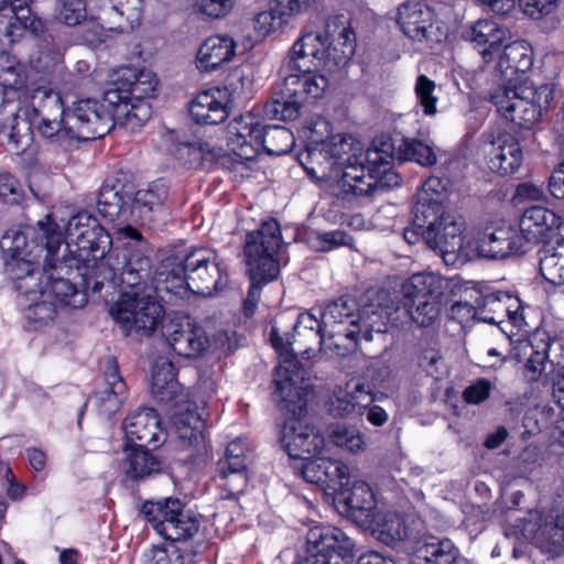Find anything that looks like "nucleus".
I'll use <instances>...</instances> for the list:
<instances>
[{
  "label": "nucleus",
  "instance_id": "nucleus-1",
  "mask_svg": "<svg viewBox=\"0 0 564 564\" xmlns=\"http://www.w3.org/2000/svg\"><path fill=\"white\" fill-rule=\"evenodd\" d=\"M65 230L66 242L63 253H66L70 261H75L77 267H91L102 274L104 279H109L110 285L122 289V294L111 306L110 314L121 326L124 335L151 334L162 318L163 308L151 295L140 296L139 293L151 269L150 258L141 248V234L131 226L120 229L121 235L134 240L139 248L127 242L117 253L116 263H112L111 258L105 259L112 243L111 237L94 215L79 212L68 220Z\"/></svg>",
  "mask_w": 564,
  "mask_h": 564
},
{
  "label": "nucleus",
  "instance_id": "nucleus-2",
  "mask_svg": "<svg viewBox=\"0 0 564 564\" xmlns=\"http://www.w3.org/2000/svg\"><path fill=\"white\" fill-rule=\"evenodd\" d=\"M64 236L51 215L35 228L10 229L1 238L6 271L15 291L29 297L52 299L58 306L83 307L86 290L99 292L109 279L75 264L61 252Z\"/></svg>",
  "mask_w": 564,
  "mask_h": 564
},
{
  "label": "nucleus",
  "instance_id": "nucleus-3",
  "mask_svg": "<svg viewBox=\"0 0 564 564\" xmlns=\"http://www.w3.org/2000/svg\"><path fill=\"white\" fill-rule=\"evenodd\" d=\"M158 78L149 69L127 68L120 86L108 89L102 101L83 99L65 109L62 97L55 94L37 95L36 104L43 120V133L55 137L64 148L79 141L102 138L113 128L137 132L151 117L145 99L153 98Z\"/></svg>",
  "mask_w": 564,
  "mask_h": 564
},
{
  "label": "nucleus",
  "instance_id": "nucleus-4",
  "mask_svg": "<svg viewBox=\"0 0 564 564\" xmlns=\"http://www.w3.org/2000/svg\"><path fill=\"white\" fill-rule=\"evenodd\" d=\"M26 75L24 67L14 58L0 56V137L7 139L15 153L26 151L33 142L34 131L51 147L62 151L64 148L55 142V137L45 135L42 130L43 117L36 104L37 95L59 93L46 87H39L30 95L22 93Z\"/></svg>",
  "mask_w": 564,
  "mask_h": 564
},
{
  "label": "nucleus",
  "instance_id": "nucleus-5",
  "mask_svg": "<svg viewBox=\"0 0 564 564\" xmlns=\"http://www.w3.org/2000/svg\"><path fill=\"white\" fill-rule=\"evenodd\" d=\"M327 338H322V350L344 356L354 350L362 338L372 341L387 332L386 311L380 305L358 307L355 300L341 296L321 312Z\"/></svg>",
  "mask_w": 564,
  "mask_h": 564
},
{
  "label": "nucleus",
  "instance_id": "nucleus-6",
  "mask_svg": "<svg viewBox=\"0 0 564 564\" xmlns=\"http://www.w3.org/2000/svg\"><path fill=\"white\" fill-rule=\"evenodd\" d=\"M442 225L446 231L443 240L437 242L434 235L430 241L445 251L446 265L464 264L478 257L502 259L523 249V237L512 226L497 227L474 240L465 235L467 226L462 215H446Z\"/></svg>",
  "mask_w": 564,
  "mask_h": 564
},
{
  "label": "nucleus",
  "instance_id": "nucleus-7",
  "mask_svg": "<svg viewBox=\"0 0 564 564\" xmlns=\"http://www.w3.org/2000/svg\"><path fill=\"white\" fill-rule=\"evenodd\" d=\"M229 274L224 261L213 250L198 249L184 259L167 258L156 276L155 289L175 295L191 291L212 296L228 286Z\"/></svg>",
  "mask_w": 564,
  "mask_h": 564
},
{
  "label": "nucleus",
  "instance_id": "nucleus-8",
  "mask_svg": "<svg viewBox=\"0 0 564 564\" xmlns=\"http://www.w3.org/2000/svg\"><path fill=\"white\" fill-rule=\"evenodd\" d=\"M330 156L336 161L340 172L337 184L333 185L334 194L343 200L350 202L351 194L367 193L375 185V181L362 178L366 163L376 164L384 161L389 155L390 145L381 143L376 145V140L367 150L361 142L351 135L336 134L324 140Z\"/></svg>",
  "mask_w": 564,
  "mask_h": 564
},
{
  "label": "nucleus",
  "instance_id": "nucleus-9",
  "mask_svg": "<svg viewBox=\"0 0 564 564\" xmlns=\"http://www.w3.org/2000/svg\"><path fill=\"white\" fill-rule=\"evenodd\" d=\"M281 241L280 225L274 219L263 221L258 230L247 235L245 256L251 284L243 303L246 316L254 313L262 286L275 280L280 273L275 254Z\"/></svg>",
  "mask_w": 564,
  "mask_h": 564
},
{
  "label": "nucleus",
  "instance_id": "nucleus-10",
  "mask_svg": "<svg viewBox=\"0 0 564 564\" xmlns=\"http://www.w3.org/2000/svg\"><path fill=\"white\" fill-rule=\"evenodd\" d=\"M229 150L242 160L254 159L261 150L271 155H282L294 145L293 133L282 126L261 127L252 113L235 118L228 127Z\"/></svg>",
  "mask_w": 564,
  "mask_h": 564
},
{
  "label": "nucleus",
  "instance_id": "nucleus-11",
  "mask_svg": "<svg viewBox=\"0 0 564 564\" xmlns=\"http://www.w3.org/2000/svg\"><path fill=\"white\" fill-rule=\"evenodd\" d=\"M553 98V85L534 87L528 82L501 84L490 94V100L497 111L507 120L525 129L532 128L541 120Z\"/></svg>",
  "mask_w": 564,
  "mask_h": 564
},
{
  "label": "nucleus",
  "instance_id": "nucleus-12",
  "mask_svg": "<svg viewBox=\"0 0 564 564\" xmlns=\"http://www.w3.org/2000/svg\"><path fill=\"white\" fill-rule=\"evenodd\" d=\"M285 338L280 335L276 327H272L270 340L275 350L282 358L281 364L276 368L275 373V393H279L282 400L295 402L297 399L300 410L303 409V395L308 393L310 383L305 381V370L295 360L296 355H310L313 345L318 343L310 341L302 332V337L293 334H284Z\"/></svg>",
  "mask_w": 564,
  "mask_h": 564
},
{
  "label": "nucleus",
  "instance_id": "nucleus-13",
  "mask_svg": "<svg viewBox=\"0 0 564 564\" xmlns=\"http://www.w3.org/2000/svg\"><path fill=\"white\" fill-rule=\"evenodd\" d=\"M441 181L437 177L429 178L424 184L422 192L419 195V200L415 206L414 223L403 231L405 241L410 245H415L420 239L442 257L445 262V251L441 250L437 246L430 241L435 234V239L443 240L445 230L442 229L443 217L446 215H459L454 210L447 209L442 203V194L438 192Z\"/></svg>",
  "mask_w": 564,
  "mask_h": 564
},
{
  "label": "nucleus",
  "instance_id": "nucleus-14",
  "mask_svg": "<svg viewBox=\"0 0 564 564\" xmlns=\"http://www.w3.org/2000/svg\"><path fill=\"white\" fill-rule=\"evenodd\" d=\"M332 22L328 21L325 31H306L293 44L290 59L283 65L284 70L302 69L306 67L308 61H316L314 64H324L325 66H344L354 53L351 40L352 32L343 28L340 39H343L341 48L333 47L328 39V30Z\"/></svg>",
  "mask_w": 564,
  "mask_h": 564
},
{
  "label": "nucleus",
  "instance_id": "nucleus-15",
  "mask_svg": "<svg viewBox=\"0 0 564 564\" xmlns=\"http://www.w3.org/2000/svg\"><path fill=\"white\" fill-rule=\"evenodd\" d=\"M444 280L430 272L411 275L402 285L403 306L414 323L433 325L440 317Z\"/></svg>",
  "mask_w": 564,
  "mask_h": 564
},
{
  "label": "nucleus",
  "instance_id": "nucleus-16",
  "mask_svg": "<svg viewBox=\"0 0 564 564\" xmlns=\"http://www.w3.org/2000/svg\"><path fill=\"white\" fill-rule=\"evenodd\" d=\"M522 534L542 552L558 555L564 551V495L550 505L530 511L524 519Z\"/></svg>",
  "mask_w": 564,
  "mask_h": 564
},
{
  "label": "nucleus",
  "instance_id": "nucleus-17",
  "mask_svg": "<svg viewBox=\"0 0 564 564\" xmlns=\"http://www.w3.org/2000/svg\"><path fill=\"white\" fill-rule=\"evenodd\" d=\"M280 401L284 403V408L293 414L285 421L281 431V444L291 458L306 460L321 454L325 445L324 436L313 425H310L301 415L305 412L306 395H303L304 406L300 410L297 399L295 402L282 400L279 393H275Z\"/></svg>",
  "mask_w": 564,
  "mask_h": 564
},
{
  "label": "nucleus",
  "instance_id": "nucleus-18",
  "mask_svg": "<svg viewBox=\"0 0 564 564\" xmlns=\"http://www.w3.org/2000/svg\"><path fill=\"white\" fill-rule=\"evenodd\" d=\"M354 541L338 528L316 527L308 531L306 556L297 564H352Z\"/></svg>",
  "mask_w": 564,
  "mask_h": 564
},
{
  "label": "nucleus",
  "instance_id": "nucleus-19",
  "mask_svg": "<svg viewBox=\"0 0 564 564\" xmlns=\"http://www.w3.org/2000/svg\"><path fill=\"white\" fill-rule=\"evenodd\" d=\"M169 346L178 356L195 358L209 348V337L197 322L187 315L177 314L164 326Z\"/></svg>",
  "mask_w": 564,
  "mask_h": 564
},
{
  "label": "nucleus",
  "instance_id": "nucleus-20",
  "mask_svg": "<svg viewBox=\"0 0 564 564\" xmlns=\"http://www.w3.org/2000/svg\"><path fill=\"white\" fill-rule=\"evenodd\" d=\"M250 449L241 437L227 445L225 457L218 462V486L227 491V498L242 492L248 484Z\"/></svg>",
  "mask_w": 564,
  "mask_h": 564
},
{
  "label": "nucleus",
  "instance_id": "nucleus-21",
  "mask_svg": "<svg viewBox=\"0 0 564 564\" xmlns=\"http://www.w3.org/2000/svg\"><path fill=\"white\" fill-rule=\"evenodd\" d=\"M310 144L306 153L302 154L301 163L306 171L314 176L334 181L337 184L340 173L336 161L330 156L327 150L324 135L330 133V124L327 120L318 118L311 127Z\"/></svg>",
  "mask_w": 564,
  "mask_h": 564
},
{
  "label": "nucleus",
  "instance_id": "nucleus-22",
  "mask_svg": "<svg viewBox=\"0 0 564 564\" xmlns=\"http://www.w3.org/2000/svg\"><path fill=\"white\" fill-rule=\"evenodd\" d=\"M99 4L97 21L101 29L130 33L139 28L144 12V0H90Z\"/></svg>",
  "mask_w": 564,
  "mask_h": 564
},
{
  "label": "nucleus",
  "instance_id": "nucleus-23",
  "mask_svg": "<svg viewBox=\"0 0 564 564\" xmlns=\"http://www.w3.org/2000/svg\"><path fill=\"white\" fill-rule=\"evenodd\" d=\"M43 29L42 21L32 12L30 7L7 3L0 0V54H3L8 43H13L24 31L37 33Z\"/></svg>",
  "mask_w": 564,
  "mask_h": 564
},
{
  "label": "nucleus",
  "instance_id": "nucleus-24",
  "mask_svg": "<svg viewBox=\"0 0 564 564\" xmlns=\"http://www.w3.org/2000/svg\"><path fill=\"white\" fill-rule=\"evenodd\" d=\"M166 406H169V417L177 437L184 445L197 444L202 438L204 408L199 409L187 393H181Z\"/></svg>",
  "mask_w": 564,
  "mask_h": 564
},
{
  "label": "nucleus",
  "instance_id": "nucleus-25",
  "mask_svg": "<svg viewBox=\"0 0 564 564\" xmlns=\"http://www.w3.org/2000/svg\"><path fill=\"white\" fill-rule=\"evenodd\" d=\"M462 37L478 51L485 63H489L510 37V31L495 20L479 19L464 29Z\"/></svg>",
  "mask_w": 564,
  "mask_h": 564
},
{
  "label": "nucleus",
  "instance_id": "nucleus-26",
  "mask_svg": "<svg viewBox=\"0 0 564 564\" xmlns=\"http://www.w3.org/2000/svg\"><path fill=\"white\" fill-rule=\"evenodd\" d=\"M375 402V397L366 384L360 381H348L337 387L329 399L328 411L335 417L362 415Z\"/></svg>",
  "mask_w": 564,
  "mask_h": 564
},
{
  "label": "nucleus",
  "instance_id": "nucleus-27",
  "mask_svg": "<svg viewBox=\"0 0 564 564\" xmlns=\"http://www.w3.org/2000/svg\"><path fill=\"white\" fill-rule=\"evenodd\" d=\"M123 430L127 446L153 444L156 447L164 436L159 415L153 409H141L133 412L124 420Z\"/></svg>",
  "mask_w": 564,
  "mask_h": 564
},
{
  "label": "nucleus",
  "instance_id": "nucleus-28",
  "mask_svg": "<svg viewBox=\"0 0 564 564\" xmlns=\"http://www.w3.org/2000/svg\"><path fill=\"white\" fill-rule=\"evenodd\" d=\"M229 93L226 87H214L199 93L191 104L189 112L197 123L218 124L229 115Z\"/></svg>",
  "mask_w": 564,
  "mask_h": 564
},
{
  "label": "nucleus",
  "instance_id": "nucleus-29",
  "mask_svg": "<svg viewBox=\"0 0 564 564\" xmlns=\"http://www.w3.org/2000/svg\"><path fill=\"white\" fill-rule=\"evenodd\" d=\"M132 205L131 187L119 180L106 181L98 194L99 213L111 221L128 220Z\"/></svg>",
  "mask_w": 564,
  "mask_h": 564
},
{
  "label": "nucleus",
  "instance_id": "nucleus-30",
  "mask_svg": "<svg viewBox=\"0 0 564 564\" xmlns=\"http://www.w3.org/2000/svg\"><path fill=\"white\" fill-rule=\"evenodd\" d=\"M488 166L499 175L516 173L523 160V153L518 140L509 134H500L487 150Z\"/></svg>",
  "mask_w": 564,
  "mask_h": 564
},
{
  "label": "nucleus",
  "instance_id": "nucleus-31",
  "mask_svg": "<svg viewBox=\"0 0 564 564\" xmlns=\"http://www.w3.org/2000/svg\"><path fill=\"white\" fill-rule=\"evenodd\" d=\"M434 12L422 2H405L399 7L398 24L405 36L422 42L431 39Z\"/></svg>",
  "mask_w": 564,
  "mask_h": 564
},
{
  "label": "nucleus",
  "instance_id": "nucleus-32",
  "mask_svg": "<svg viewBox=\"0 0 564 564\" xmlns=\"http://www.w3.org/2000/svg\"><path fill=\"white\" fill-rule=\"evenodd\" d=\"M563 216L543 206L527 208L520 219V235L523 242L536 243L549 232L563 225Z\"/></svg>",
  "mask_w": 564,
  "mask_h": 564
},
{
  "label": "nucleus",
  "instance_id": "nucleus-33",
  "mask_svg": "<svg viewBox=\"0 0 564 564\" xmlns=\"http://www.w3.org/2000/svg\"><path fill=\"white\" fill-rule=\"evenodd\" d=\"M285 86L293 96H301L304 101L321 99L329 89L328 78L313 72L310 65L302 69L284 70Z\"/></svg>",
  "mask_w": 564,
  "mask_h": 564
},
{
  "label": "nucleus",
  "instance_id": "nucleus-34",
  "mask_svg": "<svg viewBox=\"0 0 564 564\" xmlns=\"http://www.w3.org/2000/svg\"><path fill=\"white\" fill-rule=\"evenodd\" d=\"M533 50L527 41H514L505 45L495 69L505 77L506 84L517 83L514 75L525 74L533 67Z\"/></svg>",
  "mask_w": 564,
  "mask_h": 564
},
{
  "label": "nucleus",
  "instance_id": "nucleus-35",
  "mask_svg": "<svg viewBox=\"0 0 564 564\" xmlns=\"http://www.w3.org/2000/svg\"><path fill=\"white\" fill-rule=\"evenodd\" d=\"M126 394L127 386L119 375L118 366L110 360L105 372L104 388L98 390L90 401L94 402L100 414L111 416L121 406Z\"/></svg>",
  "mask_w": 564,
  "mask_h": 564
},
{
  "label": "nucleus",
  "instance_id": "nucleus-36",
  "mask_svg": "<svg viewBox=\"0 0 564 564\" xmlns=\"http://www.w3.org/2000/svg\"><path fill=\"white\" fill-rule=\"evenodd\" d=\"M381 143H388L390 145V150L388 153V158L384 161H380L376 164L366 163V171L364 172L362 178H369L375 181V185L371 186V189L367 193L360 194H351V199L355 197H372L378 193L382 192L386 188L399 186L401 178L400 176L391 169V163L395 159L394 158V144L390 139H377L376 145H380Z\"/></svg>",
  "mask_w": 564,
  "mask_h": 564
},
{
  "label": "nucleus",
  "instance_id": "nucleus-37",
  "mask_svg": "<svg viewBox=\"0 0 564 564\" xmlns=\"http://www.w3.org/2000/svg\"><path fill=\"white\" fill-rule=\"evenodd\" d=\"M169 194V187L163 180L152 182L148 188L139 189L132 196L130 214L141 223H151L153 213L162 209Z\"/></svg>",
  "mask_w": 564,
  "mask_h": 564
},
{
  "label": "nucleus",
  "instance_id": "nucleus-38",
  "mask_svg": "<svg viewBox=\"0 0 564 564\" xmlns=\"http://www.w3.org/2000/svg\"><path fill=\"white\" fill-rule=\"evenodd\" d=\"M236 42L228 35H214L200 45L197 53V66L205 72L215 70L221 64L232 59Z\"/></svg>",
  "mask_w": 564,
  "mask_h": 564
},
{
  "label": "nucleus",
  "instance_id": "nucleus-39",
  "mask_svg": "<svg viewBox=\"0 0 564 564\" xmlns=\"http://www.w3.org/2000/svg\"><path fill=\"white\" fill-rule=\"evenodd\" d=\"M151 393L159 402L167 405L185 393L175 378V368L166 358L155 360L152 371Z\"/></svg>",
  "mask_w": 564,
  "mask_h": 564
},
{
  "label": "nucleus",
  "instance_id": "nucleus-40",
  "mask_svg": "<svg viewBox=\"0 0 564 564\" xmlns=\"http://www.w3.org/2000/svg\"><path fill=\"white\" fill-rule=\"evenodd\" d=\"M147 446H124L126 457L122 462V469L131 479H143L163 469V463Z\"/></svg>",
  "mask_w": 564,
  "mask_h": 564
},
{
  "label": "nucleus",
  "instance_id": "nucleus-41",
  "mask_svg": "<svg viewBox=\"0 0 564 564\" xmlns=\"http://www.w3.org/2000/svg\"><path fill=\"white\" fill-rule=\"evenodd\" d=\"M183 506L184 505L177 498L148 501L143 505L142 513L155 532L164 538V531L162 529L167 528V523L173 524Z\"/></svg>",
  "mask_w": 564,
  "mask_h": 564
},
{
  "label": "nucleus",
  "instance_id": "nucleus-42",
  "mask_svg": "<svg viewBox=\"0 0 564 564\" xmlns=\"http://www.w3.org/2000/svg\"><path fill=\"white\" fill-rule=\"evenodd\" d=\"M346 512L355 519L368 521L375 512V499L370 487L362 482H355L350 490L343 496Z\"/></svg>",
  "mask_w": 564,
  "mask_h": 564
},
{
  "label": "nucleus",
  "instance_id": "nucleus-43",
  "mask_svg": "<svg viewBox=\"0 0 564 564\" xmlns=\"http://www.w3.org/2000/svg\"><path fill=\"white\" fill-rule=\"evenodd\" d=\"M304 102L301 96H293L291 91H288L285 75L283 74L282 88L278 97L265 104L264 115L271 119L294 120L300 116Z\"/></svg>",
  "mask_w": 564,
  "mask_h": 564
},
{
  "label": "nucleus",
  "instance_id": "nucleus-44",
  "mask_svg": "<svg viewBox=\"0 0 564 564\" xmlns=\"http://www.w3.org/2000/svg\"><path fill=\"white\" fill-rule=\"evenodd\" d=\"M98 10L99 4H91L90 0H58L55 18L65 25L75 26L88 17L97 21Z\"/></svg>",
  "mask_w": 564,
  "mask_h": 564
},
{
  "label": "nucleus",
  "instance_id": "nucleus-45",
  "mask_svg": "<svg viewBox=\"0 0 564 564\" xmlns=\"http://www.w3.org/2000/svg\"><path fill=\"white\" fill-rule=\"evenodd\" d=\"M394 158L399 161H413L422 166H432L437 158L432 147L417 139L403 138L394 147Z\"/></svg>",
  "mask_w": 564,
  "mask_h": 564
},
{
  "label": "nucleus",
  "instance_id": "nucleus-46",
  "mask_svg": "<svg viewBox=\"0 0 564 564\" xmlns=\"http://www.w3.org/2000/svg\"><path fill=\"white\" fill-rule=\"evenodd\" d=\"M540 272L551 284H564V242L540 252Z\"/></svg>",
  "mask_w": 564,
  "mask_h": 564
},
{
  "label": "nucleus",
  "instance_id": "nucleus-47",
  "mask_svg": "<svg viewBox=\"0 0 564 564\" xmlns=\"http://www.w3.org/2000/svg\"><path fill=\"white\" fill-rule=\"evenodd\" d=\"M329 438L337 447H341L351 454H358L366 449L364 433L352 425H333L329 430Z\"/></svg>",
  "mask_w": 564,
  "mask_h": 564
},
{
  "label": "nucleus",
  "instance_id": "nucleus-48",
  "mask_svg": "<svg viewBox=\"0 0 564 564\" xmlns=\"http://www.w3.org/2000/svg\"><path fill=\"white\" fill-rule=\"evenodd\" d=\"M167 528H163L164 539L171 541H186L192 539L199 529L197 518L184 507L175 518L173 524L167 523Z\"/></svg>",
  "mask_w": 564,
  "mask_h": 564
},
{
  "label": "nucleus",
  "instance_id": "nucleus-49",
  "mask_svg": "<svg viewBox=\"0 0 564 564\" xmlns=\"http://www.w3.org/2000/svg\"><path fill=\"white\" fill-rule=\"evenodd\" d=\"M420 556L434 564H453L458 550L448 539L425 543L419 549Z\"/></svg>",
  "mask_w": 564,
  "mask_h": 564
},
{
  "label": "nucleus",
  "instance_id": "nucleus-50",
  "mask_svg": "<svg viewBox=\"0 0 564 564\" xmlns=\"http://www.w3.org/2000/svg\"><path fill=\"white\" fill-rule=\"evenodd\" d=\"M31 303L24 308V317L34 325H43L52 321L59 307L52 299L35 297L30 295L25 297Z\"/></svg>",
  "mask_w": 564,
  "mask_h": 564
},
{
  "label": "nucleus",
  "instance_id": "nucleus-51",
  "mask_svg": "<svg viewBox=\"0 0 564 564\" xmlns=\"http://www.w3.org/2000/svg\"><path fill=\"white\" fill-rule=\"evenodd\" d=\"M417 364L423 371L435 379H440L446 373V365L440 345L435 341L427 343L421 349Z\"/></svg>",
  "mask_w": 564,
  "mask_h": 564
},
{
  "label": "nucleus",
  "instance_id": "nucleus-52",
  "mask_svg": "<svg viewBox=\"0 0 564 564\" xmlns=\"http://www.w3.org/2000/svg\"><path fill=\"white\" fill-rule=\"evenodd\" d=\"M435 82L426 75H419L414 85V93L419 105L425 116H434L437 112L438 97L435 95Z\"/></svg>",
  "mask_w": 564,
  "mask_h": 564
},
{
  "label": "nucleus",
  "instance_id": "nucleus-53",
  "mask_svg": "<svg viewBox=\"0 0 564 564\" xmlns=\"http://www.w3.org/2000/svg\"><path fill=\"white\" fill-rule=\"evenodd\" d=\"M293 330L299 337H302V332H305L307 339L318 343L321 348L322 338H327L322 319L319 321L315 315L308 312L299 314Z\"/></svg>",
  "mask_w": 564,
  "mask_h": 564
},
{
  "label": "nucleus",
  "instance_id": "nucleus-54",
  "mask_svg": "<svg viewBox=\"0 0 564 564\" xmlns=\"http://www.w3.org/2000/svg\"><path fill=\"white\" fill-rule=\"evenodd\" d=\"M367 522L375 524L381 534H386L391 540H403L405 538L401 519L394 512L383 514L375 511Z\"/></svg>",
  "mask_w": 564,
  "mask_h": 564
},
{
  "label": "nucleus",
  "instance_id": "nucleus-55",
  "mask_svg": "<svg viewBox=\"0 0 564 564\" xmlns=\"http://www.w3.org/2000/svg\"><path fill=\"white\" fill-rule=\"evenodd\" d=\"M484 313L485 311H478V307L473 306L468 302H456L451 306L449 317L462 325L467 324L474 319H478L485 323L498 322L496 316Z\"/></svg>",
  "mask_w": 564,
  "mask_h": 564
},
{
  "label": "nucleus",
  "instance_id": "nucleus-56",
  "mask_svg": "<svg viewBox=\"0 0 564 564\" xmlns=\"http://www.w3.org/2000/svg\"><path fill=\"white\" fill-rule=\"evenodd\" d=\"M324 485L334 490L349 485V468L340 460L326 458Z\"/></svg>",
  "mask_w": 564,
  "mask_h": 564
},
{
  "label": "nucleus",
  "instance_id": "nucleus-57",
  "mask_svg": "<svg viewBox=\"0 0 564 564\" xmlns=\"http://www.w3.org/2000/svg\"><path fill=\"white\" fill-rule=\"evenodd\" d=\"M25 196L20 181L9 172L0 173V199L9 205H19Z\"/></svg>",
  "mask_w": 564,
  "mask_h": 564
},
{
  "label": "nucleus",
  "instance_id": "nucleus-58",
  "mask_svg": "<svg viewBox=\"0 0 564 564\" xmlns=\"http://www.w3.org/2000/svg\"><path fill=\"white\" fill-rule=\"evenodd\" d=\"M275 12L282 20L290 23L297 15L304 14L317 7L319 0H274Z\"/></svg>",
  "mask_w": 564,
  "mask_h": 564
},
{
  "label": "nucleus",
  "instance_id": "nucleus-59",
  "mask_svg": "<svg viewBox=\"0 0 564 564\" xmlns=\"http://www.w3.org/2000/svg\"><path fill=\"white\" fill-rule=\"evenodd\" d=\"M142 564H185V560L174 546H153L143 553Z\"/></svg>",
  "mask_w": 564,
  "mask_h": 564
},
{
  "label": "nucleus",
  "instance_id": "nucleus-60",
  "mask_svg": "<svg viewBox=\"0 0 564 564\" xmlns=\"http://www.w3.org/2000/svg\"><path fill=\"white\" fill-rule=\"evenodd\" d=\"M289 24L282 20L280 14L275 12V1H273L270 10L259 12L253 19L254 30L259 35H268L271 32Z\"/></svg>",
  "mask_w": 564,
  "mask_h": 564
},
{
  "label": "nucleus",
  "instance_id": "nucleus-61",
  "mask_svg": "<svg viewBox=\"0 0 564 564\" xmlns=\"http://www.w3.org/2000/svg\"><path fill=\"white\" fill-rule=\"evenodd\" d=\"M522 347L524 350H530V355L524 364L523 376L528 381H535L545 370L546 352L545 350H534L529 341H525Z\"/></svg>",
  "mask_w": 564,
  "mask_h": 564
},
{
  "label": "nucleus",
  "instance_id": "nucleus-62",
  "mask_svg": "<svg viewBox=\"0 0 564 564\" xmlns=\"http://www.w3.org/2000/svg\"><path fill=\"white\" fill-rule=\"evenodd\" d=\"M560 0H520L523 12L535 20L556 11Z\"/></svg>",
  "mask_w": 564,
  "mask_h": 564
},
{
  "label": "nucleus",
  "instance_id": "nucleus-63",
  "mask_svg": "<svg viewBox=\"0 0 564 564\" xmlns=\"http://www.w3.org/2000/svg\"><path fill=\"white\" fill-rule=\"evenodd\" d=\"M234 3V0H196V8L208 18L219 19L230 12Z\"/></svg>",
  "mask_w": 564,
  "mask_h": 564
},
{
  "label": "nucleus",
  "instance_id": "nucleus-64",
  "mask_svg": "<svg viewBox=\"0 0 564 564\" xmlns=\"http://www.w3.org/2000/svg\"><path fill=\"white\" fill-rule=\"evenodd\" d=\"M321 251H329L341 246L351 247L352 238L343 230L327 231L318 234L316 237Z\"/></svg>",
  "mask_w": 564,
  "mask_h": 564
}]
</instances>
